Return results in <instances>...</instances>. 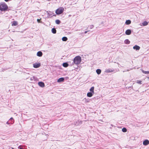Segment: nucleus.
<instances>
[{"instance_id":"nucleus-1","label":"nucleus","mask_w":149,"mask_h":149,"mask_svg":"<svg viewBox=\"0 0 149 149\" xmlns=\"http://www.w3.org/2000/svg\"><path fill=\"white\" fill-rule=\"evenodd\" d=\"M81 61V58L80 56H76L74 59L73 63L76 65L79 64Z\"/></svg>"},{"instance_id":"nucleus-2","label":"nucleus","mask_w":149,"mask_h":149,"mask_svg":"<svg viewBox=\"0 0 149 149\" xmlns=\"http://www.w3.org/2000/svg\"><path fill=\"white\" fill-rule=\"evenodd\" d=\"M8 8V6L5 3L0 4V10L1 11H5Z\"/></svg>"},{"instance_id":"nucleus-3","label":"nucleus","mask_w":149,"mask_h":149,"mask_svg":"<svg viewBox=\"0 0 149 149\" xmlns=\"http://www.w3.org/2000/svg\"><path fill=\"white\" fill-rule=\"evenodd\" d=\"M64 9L63 8H60L57 9L56 11V13L57 15L61 14L64 11Z\"/></svg>"},{"instance_id":"nucleus-4","label":"nucleus","mask_w":149,"mask_h":149,"mask_svg":"<svg viewBox=\"0 0 149 149\" xmlns=\"http://www.w3.org/2000/svg\"><path fill=\"white\" fill-rule=\"evenodd\" d=\"M47 13L48 16H47V18H50L52 17L53 16H55V15H53V14L54 13H52L49 11H46Z\"/></svg>"},{"instance_id":"nucleus-5","label":"nucleus","mask_w":149,"mask_h":149,"mask_svg":"<svg viewBox=\"0 0 149 149\" xmlns=\"http://www.w3.org/2000/svg\"><path fill=\"white\" fill-rule=\"evenodd\" d=\"M40 63H36L33 64V67L35 68H37L40 67Z\"/></svg>"},{"instance_id":"nucleus-6","label":"nucleus","mask_w":149,"mask_h":149,"mask_svg":"<svg viewBox=\"0 0 149 149\" xmlns=\"http://www.w3.org/2000/svg\"><path fill=\"white\" fill-rule=\"evenodd\" d=\"M30 80L31 81H33V80L35 81H38V78L34 76L33 77H32L30 79Z\"/></svg>"},{"instance_id":"nucleus-7","label":"nucleus","mask_w":149,"mask_h":149,"mask_svg":"<svg viewBox=\"0 0 149 149\" xmlns=\"http://www.w3.org/2000/svg\"><path fill=\"white\" fill-rule=\"evenodd\" d=\"M149 144V141L148 140H145L143 142V144L144 146H146Z\"/></svg>"},{"instance_id":"nucleus-8","label":"nucleus","mask_w":149,"mask_h":149,"mask_svg":"<svg viewBox=\"0 0 149 149\" xmlns=\"http://www.w3.org/2000/svg\"><path fill=\"white\" fill-rule=\"evenodd\" d=\"M114 71V70L109 68L106 70L105 72L107 73H109L113 72Z\"/></svg>"},{"instance_id":"nucleus-9","label":"nucleus","mask_w":149,"mask_h":149,"mask_svg":"<svg viewBox=\"0 0 149 149\" xmlns=\"http://www.w3.org/2000/svg\"><path fill=\"white\" fill-rule=\"evenodd\" d=\"M38 84L41 87H43L45 86L44 83L42 82H39L38 83Z\"/></svg>"},{"instance_id":"nucleus-10","label":"nucleus","mask_w":149,"mask_h":149,"mask_svg":"<svg viewBox=\"0 0 149 149\" xmlns=\"http://www.w3.org/2000/svg\"><path fill=\"white\" fill-rule=\"evenodd\" d=\"M133 48L136 50H139L140 49V47L136 45L133 47Z\"/></svg>"},{"instance_id":"nucleus-11","label":"nucleus","mask_w":149,"mask_h":149,"mask_svg":"<svg viewBox=\"0 0 149 149\" xmlns=\"http://www.w3.org/2000/svg\"><path fill=\"white\" fill-rule=\"evenodd\" d=\"M125 33L127 35H130L131 33V31L130 29H127L125 31Z\"/></svg>"},{"instance_id":"nucleus-12","label":"nucleus","mask_w":149,"mask_h":149,"mask_svg":"<svg viewBox=\"0 0 149 149\" xmlns=\"http://www.w3.org/2000/svg\"><path fill=\"white\" fill-rule=\"evenodd\" d=\"M42 54V53L41 51H39L37 53V55L39 57H41Z\"/></svg>"},{"instance_id":"nucleus-13","label":"nucleus","mask_w":149,"mask_h":149,"mask_svg":"<svg viewBox=\"0 0 149 149\" xmlns=\"http://www.w3.org/2000/svg\"><path fill=\"white\" fill-rule=\"evenodd\" d=\"M64 79L63 77H61L59 78L57 80V82H63L64 81Z\"/></svg>"},{"instance_id":"nucleus-14","label":"nucleus","mask_w":149,"mask_h":149,"mask_svg":"<svg viewBox=\"0 0 149 149\" xmlns=\"http://www.w3.org/2000/svg\"><path fill=\"white\" fill-rule=\"evenodd\" d=\"M94 93L91 92H88L87 94V96L89 97H91L92 96Z\"/></svg>"},{"instance_id":"nucleus-15","label":"nucleus","mask_w":149,"mask_h":149,"mask_svg":"<svg viewBox=\"0 0 149 149\" xmlns=\"http://www.w3.org/2000/svg\"><path fill=\"white\" fill-rule=\"evenodd\" d=\"M17 21H14L12 24V26H16L17 25Z\"/></svg>"},{"instance_id":"nucleus-16","label":"nucleus","mask_w":149,"mask_h":149,"mask_svg":"<svg viewBox=\"0 0 149 149\" xmlns=\"http://www.w3.org/2000/svg\"><path fill=\"white\" fill-rule=\"evenodd\" d=\"M124 42L125 44H128L130 43V41L128 39H126L124 41Z\"/></svg>"},{"instance_id":"nucleus-17","label":"nucleus","mask_w":149,"mask_h":149,"mask_svg":"<svg viewBox=\"0 0 149 149\" xmlns=\"http://www.w3.org/2000/svg\"><path fill=\"white\" fill-rule=\"evenodd\" d=\"M96 72L97 74H99L101 73V71L100 69H97L96 70Z\"/></svg>"},{"instance_id":"nucleus-18","label":"nucleus","mask_w":149,"mask_h":149,"mask_svg":"<svg viewBox=\"0 0 149 149\" xmlns=\"http://www.w3.org/2000/svg\"><path fill=\"white\" fill-rule=\"evenodd\" d=\"M63 65L65 67H67L68 66V64L66 63H63Z\"/></svg>"},{"instance_id":"nucleus-19","label":"nucleus","mask_w":149,"mask_h":149,"mask_svg":"<svg viewBox=\"0 0 149 149\" xmlns=\"http://www.w3.org/2000/svg\"><path fill=\"white\" fill-rule=\"evenodd\" d=\"M56 30L55 28H54L52 29V32L53 33L55 34L56 33Z\"/></svg>"},{"instance_id":"nucleus-20","label":"nucleus","mask_w":149,"mask_h":149,"mask_svg":"<svg viewBox=\"0 0 149 149\" xmlns=\"http://www.w3.org/2000/svg\"><path fill=\"white\" fill-rule=\"evenodd\" d=\"M94 87L93 86L90 89V91L91 92L93 93H94Z\"/></svg>"},{"instance_id":"nucleus-21","label":"nucleus","mask_w":149,"mask_h":149,"mask_svg":"<svg viewBox=\"0 0 149 149\" xmlns=\"http://www.w3.org/2000/svg\"><path fill=\"white\" fill-rule=\"evenodd\" d=\"M62 40L63 41H66L68 40V38L66 37H63L62 38Z\"/></svg>"},{"instance_id":"nucleus-22","label":"nucleus","mask_w":149,"mask_h":149,"mask_svg":"<svg viewBox=\"0 0 149 149\" xmlns=\"http://www.w3.org/2000/svg\"><path fill=\"white\" fill-rule=\"evenodd\" d=\"M131 21L130 20H128L126 21L125 24H131Z\"/></svg>"},{"instance_id":"nucleus-23","label":"nucleus","mask_w":149,"mask_h":149,"mask_svg":"<svg viewBox=\"0 0 149 149\" xmlns=\"http://www.w3.org/2000/svg\"><path fill=\"white\" fill-rule=\"evenodd\" d=\"M55 22H56V24H59L61 23V22H60V20H59V19L56 20L55 21Z\"/></svg>"},{"instance_id":"nucleus-24","label":"nucleus","mask_w":149,"mask_h":149,"mask_svg":"<svg viewBox=\"0 0 149 149\" xmlns=\"http://www.w3.org/2000/svg\"><path fill=\"white\" fill-rule=\"evenodd\" d=\"M143 25L144 26H146L148 24V22H147L146 21H145L144 22L142 23Z\"/></svg>"},{"instance_id":"nucleus-25","label":"nucleus","mask_w":149,"mask_h":149,"mask_svg":"<svg viewBox=\"0 0 149 149\" xmlns=\"http://www.w3.org/2000/svg\"><path fill=\"white\" fill-rule=\"evenodd\" d=\"M142 71L143 73L145 74H149V71H145L143 70H142Z\"/></svg>"},{"instance_id":"nucleus-26","label":"nucleus","mask_w":149,"mask_h":149,"mask_svg":"<svg viewBox=\"0 0 149 149\" xmlns=\"http://www.w3.org/2000/svg\"><path fill=\"white\" fill-rule=\"evenodd\" d=\"M127 129L125 128H123L122 129V131L124 132H127Z\"/></svg>"},{"instance_id":"nucleus-27","label":"nucleus","mask_w":149,"mask_h":149,"mask_svg":"<svg viewBox=\"0 0 149 149\" xmlns=\"http://www.w3.org/2000/svg\"><path fill=\"white\" fill-rule=\"evenodd\" d=\"M142 81L140 80H137L136 81V83L139 84H142Z\"/></svg>"},{"instance_id":"nucleus-28","label":"nucleus","mask_w":149,"mask_h":149,"mask_svg":"<svg viewBox=\"0 0 149 149\" xmlns=\"http://www.w3.org/2000/svg\"><path fill=\"white\" fill-rule=\"evenodd\" d=\"M94 27V26L93 25H91L90 26V29H93Z\"/></svg>"},{"instance_id":"nucleus-29","label":"nucleus","mask_w":149,"mask_h":149,"mask_svg":"<svg viewBox=\"0 0 149 149\" xmlns=\"http://www.w3.org/2000/svg\"><path fill=\"white\" fill-rule=\"evenodd\" d=\"M40 19H38L37 21L38 23H41V22L40 21Z\"/></svg>"},{"instance_id":"nucleus-30","label":"nucleus","mask_w":149,"mask_h":149,"mask_svg":"<svg viewBox=\"0 0 149 149\" xmlns=\"http://www.w3.org/2000/svg\"><path fill=\"white\" fill-rule=\"evenodd\" d=\"M6 124H7L9 125V124H13V123H10L9 121H7L6 122Z\"/></svg>"},{"instance_id":"nucleus-31","label":"nucleus","mask_w":149,"mask_h":149,"mask_svg":"<svg viewBox=\"0 0 149 149\" xmlns=\"http://www.w3.org/2000/svg\"><path fill=\"white\" fill-rule=\"evenodd\" d=\"M18 148L19 149H23V148H22L20 146H18Z\"/></svg>"},{"instance_id":"nucleus-32","label":"nucleus","mask_w":149,"mask_h":149,"mask_svg":"<svg viewBox=\"0 0 149 149\" xmlns=\"http://www.w3.org/2000/svg\"><path fill=\"white\" fill-rule=\"evenodd\" d=\"M13 120V119L12 118H11L10 119V120Z\"/></svg>"},{"instance_id":"nucleus-33","label":"nucleus","mask_w":149,"mask_h":149,"mask_svg":"<svg viewBox=\"0 0 149 149\" xmlns=\"http://www.w3.org/2000/svg\"><path fill=\"white\" fill-rule=\"evenodd\" d=\"M88 31H85V32H84V33H87V32Z\"/></svg>"},{"instance_id":"nucleus-34","label":"nucleus","mask_w":149,"mask_h":149,"mask_svg":"<svg viewBox=\"0 0 149 149\" xmlns=\"http://www.w3.org/2000/svg\"><path fill=\"white\" fill-rule=\"evenodd\" d=\"M5 1H8V0H4Z\"/></svg>"},{"instance_id":"nucleus-35","label":"nucleus","mask_w":149,"mask_h":149,"mask_svg":"<svg viewBox=\"0 0 149 149\" xmlns=\"http://www.w3.org/2000/svg\"><path fill=\"white\" fill-rule=\"evenodd\" d=\"M130 70H127V71H129Z\"/></svg>"},{"instance_id":"nucleus-36","label":"nucleus","mask_w":149,"mask_h":149,"mask_svg":"<svg viewBox=\"0 0 149 149\" xmlns=\"http://www.w3.org/2000/svg\"><path fill=\"white\" fill-rule=\"evenodd\" d=\"M148 79H149V77H148L147 78Z\"/></svg>"}]
</instances>
